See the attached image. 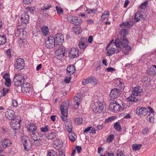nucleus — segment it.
<instances>
[{
    "label": "nucleus",
    "mask_w": 156,
    "mask_h": 156,
    "mask_svg": "<svg viewBox=\"0 0 156 156\" xmlns=\"http://www.w3.org/2000/svg\"><path fill=\"white\" fill-rule=\"evenodd\" d=\"M69 137L71 142H74L76 140L77 136L74 132H71L69 133Z\"/></svg>",
    "instance_id": "nucleus-31"
},
{
    "label": "nucleus",
    "mask_w": 156,
    "mask_h": 156,
    "mask_svg": "<svg viewBox=\"0 0 156 156\" xmlns=\"http://www.w3.org/2000/svg\"><path fill=\"white\" fill-rule=\"evenodd\" d=\"M62 140L57 139L55 140L53 142V145L55 148L58 149L61 147L62 144Z\"/></svg>",
    "instance_id": "nucleus-22"
},
{
    "label": "nucleus",
    "mask_w": 156,
    "mask_h": 156,
    "mask_svg": "<svg viewBox=\"0 0 156 156\" xmlns=\"http://www.w3.org/2000/svg\"><path fill=\"white\" fill-rule=\"evenodd\" d=\"M56 9L58 14L59 15L63 14V10L60 7L56 6Z\"/></svg>",
    "instance_id": "nucleus-52"
},
{
    "label": "nucleus",
    "mask_w": 156,
    "mask_h": 156,
    "mask_svg": "<svg viewBox=\"0 0 156 156\" xmlns=\"http://www.w3.org/2000/svg\"><path fill=\"white\" fill-rule=\"evenodd\" d=\"M148 109L149 111H148V113H149V114L148 115L147 117H148L149 115H150V114H152L153 115V116H154V115L156 114V113L155 112L153 108L151 107H148Z\"/></svg>",
    "instance_id": "nucleus-54"
},
{
    "label": "nucleus",
    "mask_w": 156,
    "mask_h": 156,
    "mask_svg": "<svg viewBox=\"0 0 156 156\" xmlns=\"http://www.w3.org/2000/svg\"><path fill=\"white\" fill-rule=\"evenodd\" d=\"M147 73L149 75L152 76L155 73V71L153 68H151L147 70Z\"/></svg>",
    "instance_id": "nucleus-49"
},
{
    "label": "nucleus",
    "mask_w": 156,
    "mask_h": 156,
    "mask_svg": "<svg viewBox=\"0 0 156 156\" xmlns=\"http://www.w3.org/2000/svg\"><path fill=\"white\" fill-rule=\"evenodd\" d=\"M94 105L92 106L93 111L95 113H100L103 112V116H107V113L104 112V106L103 104L99 101H97L94 103Z\"/></svg>",
    "instance_id": "nucleus-1"
},
{
    "label": "nucleus",
    "mask_w": 156,
    "mask_h": 156,
    "mask_svg": "<svg viewBox=\"0 0 156 156\" xmlns=\"http://www.w3.org/2000/svg\"><path fill=\"white\" fill-rule=\"evenodd\" d=\"M15 88L17 92H22L23 90V85L22 83L18 85H15Z\"/></svg>",
    "instance_id": "nucleus-42"
},
{
    "label": "nucleus",
    "mask_w": 156,
    "mask_h": 156,
    "mask_svg": "<svg viewBox=\"0 0 156 156\" xmlns=\"http://www.w3.org/2000/svg\"><path fill=\"white\" fill-rule=\"evenodd\" d=\"M25 79L23 76L17 74L14 77L13 81L15 85H18L21 83H23L25 82Z\"/></svg>",
    "instance_id": "nucleus-9"
},
{
    "label": "nucleus",
    "mask_w": 156,
    "mask_h": 156,
    "mask_svg": "<svg viewBox=\"0 0 156 156\" xmlns=\"http://www.w3.org/2000/svg\"><path fill=\"white\" fill-rule=\"evenodd\" d=\"M136 113L142 116H145L148 113V111L145 108L139 107L136 110Z\"/></svg>",
    "instance_id": "nucleus-16"
},
{
    "label": "nucleus",
    "mask_w": 156,
    "mask_h": 156,
    "mask_svg": "<svg viewBox=\"0 0 156 156\" xmlns=\"http://www.w3.org/2000/svg\"><path fill=\"white\" fill-rule=\"evenodd\" d=\"M148 4V1H146L140 5V7L141 9H144L145 8Z\"/></svg>",
    "instance_id": "nucleus-60"
},
{
    "label": "nucleus",
    "mask_w": 156,
    "mask_h": 156,
    "mask_svg": "<svg viewBox=\"0 0 156 156\" xmlns=\"http://www.w3.org/2000/svg\"><path fill=\"white\" fill-rule=\"evenodd\" d=\"M53 37H48L47 40H46L45 44V46L48 48H53L54 47H56V45L54 44Z\"/></svg>",
    "instance_id": "nucleus-12"
},
{
    "label": "nucleus",
    "mask_w": 156,
    "mask_h": 156,
    "mask_svg": "<svg viewBox=\"0 0 156 156\" xmlns=\"http://www.w3.org/2000/svg\"><path fill=\"white\" fill-rule=\"evenodd\" d=\"M48 125H45L44 126L41 127L40 128L41 131L42 132H47L48 131L49 128Z\"/></svg>",
    "instance_id": "nucleus-51"
},
{
    "label": "nucleus",
    "mask_w": 156,
    "mask_h": 156,
    "mask_svg": "<svg viewBox=\"0 0 156 156\" xmlns=\"http://www.w3.org/2000/svg\"><path fill=\"white\" fill-rule=\"evenodd\" d=\"M53 41L55 45L57 46L62 45L64 42V38L63 35L61 33H58L56 34L53 37Z\"/></svg>",
    "instance_id": "nucleus-6"
},
{
    "label": "nucleus",
    "mask_w": 156,
    "mask_h": 156,
    "mask_svg": "<svg viewBox=\"0 0 156 156\" xmlns=\"http://www.w3.org/2000/svg\"><path fill=\"white\" fill-rule=\"evenodd\" d=\"M149 131L148 128L147 127H146L143 129L141 133L143 135H145L147 133H148Z\"/></svg>",
    "instance_id": "nucleus-57"
},
{
    "label": "nucleus",
    "mask_w": 156,
    "mask_h": 156,
    "mask_svg": "<svg viewBox=\"0 0 156 156\" xmlns=\"http://www.w3.org/2000/svg\"><path fill=\"white\" fill-rule=\"evenodd\" d=\"M75 66L73 65L69 66L66 69L67 74L69 75H71L74 73L75 71Z\"/></svg>",
    "instance_id": "nucleus-21"
},
{
    "label": "nucleus",
    "mask_w": 156,
    "mask_h": 156,
    "mask_svg": "<svg viewBox=\"0 0 156 156\" xmlns=\"http://www.w3.org/2000/svg\"><path fill=\"white\" fill-rule=\"evenodd\" d=\"M11 85V80L10 79L5 80V85L7 87H9Z\"/></svg>",
    "instance_id": "nucleus-59"
},
{
    "label": "nucleus",
    "mask_w": 156,
    "mask_h": 156,
    "mask_svg": "<svg viewBox=\"0 0 156 156\" xmlns=\"http://www.w3.org/2000/svg\"><path fill=\"white\" fill-rule=\"evenodd\" d=\"M41 31L43 35L46 36L49 32L48 28L47 27L44 26L41 27Z\"/></svg>",
    "instance_id": "nucleus-33"
},
{
    "label": "nucleus",
    "mask_w": 156,
    "mask_h": 156,
    "mask_svg": "<svg viewBox=\"0 0 156 156\" xmlns=\"http://www.w3.org/2000/svg\"><path fill=\"white\" fill-rule=\"evenodd\" d=\"M120 92L117 88H114L111 90L110 96L113 99L117 98L120 95Z\"/></svg>",
    "instance_id": "nucleus-15"
},
{
    "label": "nucleus",
    "mask_w": 156,
    "mask_h": 156,
    "mask_svg": "<svg viewBox=\"0 0 156 156\" xmlns=\"http://www.w3.org/2000/svg\"><path fill=\"white\" fill-rule=\"evenodd\" d=\"M69 107V102L68 101H66L62 103L60 107L62 117L67 116Z\"/></svg>",
    "instance_id": "nucleus-3"
},
{
    "label": "nucleus",
    "mask_w": 156,
    "mask_h": 156,
    "mask_svg": "<svg viewBox=\"0 0 156 156\" xmlns=\"http://www.w3.org/2000/svg\"><path fill=\"white\" fill-rule=\"evenodd\" d=\"M62 119L65 122V124L66 126V128L69 133L72 132V123L69 121V120L67 119V118H62Z\"/></svg>",
    "instance_id": "nucleus-17"
},
{
    "label": "nucleus",
    "mask_w": 156,
    "mask_h": 156,
    "mask_svg": "<svg viewBox=\"0 0 156 156\" xmlns=\"http://www.w3.org/2000/svg\"><path fill=\"white\" fill-rule=\"evenodd\" d=\"M114 136L113 134H111L107 137L106 141L108 143H111L114 139Z\"/></svg>",
    "instance_id": "nucleus-46"
},
{
    "label": "nucleus",
    "mask_w": 156,
    "mask_h": 156,
    "mask_svg": "<svg viewBox=\"0 0 156 156\" xmlns=\"http://www.w3.org/2000/svg\"><path fill=\"white\" fill-rule=\"evenodd\" d=\"M6 41V37L5 35L0 36V45L4 44Z\"/></svg>",
    "instance_id": "nucleus-39"
},
{
    "label": "nucleus",
    "mask_w": 156,
    "mask_h": 156,
    "mask_svg": "<svg viewBox=\"0 0 156 156\" xmlns=\"http://www.w3.org/2000/svg\"><path fill=\"white\" fill-rule=\"evenodd\" d=\"M119 101V103L121 104V105H122V106L121 105V109H122V110H123L127 106V105L126 103V101Z\"/></svg>",
    "instance_id": "nucleus-53"
},
{
    "label": "nucleus",
    "mask_w": 156,
    "mask_h": 156,
    "mask_svg": "<svg viewBox=\"0 0 156 156\" xmlns=\"http://www.w3.org/2000/svg\"><path fill=\"white\" fill-rule=\"evenodd\" d=\"M6 52L7 57L8 58H10L11 57V52L10 49H9L7 50Z\"/></svg>",
    "instance_id": "nucleus-62"
},
{
    "label": "nucleus",
    "mask_w": 156,
    "mask_h": 156,
    "mask_svg": "<svg viewBox=\"0 0 156 156\" xmlns=\"http://www.w3.org/2000/svg\"><path fill=\"white\" fill-rule=\"evenodd\" d=\"M114 128L118 131L121 130V128L120 124L119 122H116L114 125Z\"/></svg>",
    "instance_id": "nucleus-45"
},
{
    "label": "nucleus",
    "mask_w": 156,
    "mask_h": 156,
    "mask_svg": "<svg viewBox=\"0 0 156 156\" xmlns=\"http://www.w3.org/2000/svg\"><path fill=\"white\" fill-rule=\"evenodd\" d=\"M131 49V46L127 45L126 46H123L122 50L123 53L126 55L129 53Z\"/></svg>",
    "instance_id": "nucleus-32"
},
{
    "label": "nucleus",
    "mask_w": 156,
    "mask_h": 156,
    "mask_svg": "<svg viewBox=\"0 0 156 156\" xmlns=\"http://www.w3.org/2000/svg\"><path fill=\"white\" fill-rule=\"evenodd\" d=\"M73 31L76 34H80L82 32V30L81 29L80 26L73 27Z\"/></svg>",
    "instance_id": "nucleus-40"
},
{
    "label": "nucleus",
    "mask_w": 156,
    "mask_h": 156,
    "mask_svg": "<svg viewBox=\"0 0 156 156\" xmlns=\"http://www.w3.org/2000/svg\"><path fill=\"white\" fill-rule=\"evenodd\" d=\"M141 146V145L140 144H134L132 146V148L133 150H138L140 148Z\"/></svg>",
    "instance_id": "nucleus-55"
},
{
    "label": "nucleus",
    "mask_w": 156,
    "mask_h": 156,
    "mask_svg": "<svg viewBox=\"0 0 156 156\" xmlns=\"http://www.w3.org/2000/svg\"><path fill=\"white\" fill-rule=\"evenodd\" d=\"M23 32H25V31H23V29L17 30L15 32L16 35L20 37L21 39H24V36H23Z\"/></svg>",
    "instance_id": "nucleus-29"
},
{
    "label": "nucleus",
    "mask_w": 156,
    "mask_h": 156,
    "mask_svg": "<svg viewBox=\"0 0 156 156\" xmlns=\"http://www.w3.org/2000/svg\"><path fill=\"white\" fill-rule=\"evenodd\" d=\"M31 137L34 140H40L39 133L37 132H32Z\"/></svg>",
    "instance_id": "nucleus-30"
},
{
    "label": "nucleus",
    "mask_w": 156,
    "mask_h": 156,
    "mask_svg": "<svg viewBox=\"0 0 156 156\" xmlns=\"http://www.w3.org/2000/svg\"><path fill=\"white\" fill-rule=\"evenodd\" d=\"M56 136V133H54L52 132L50 133H48L46 137L48 139H52L54 138Z\"/></svg>",
    "instance_id": "nucleus-47"
},
{
    "label": "nucleus",
    "mask_w": 156,
    "mask_h": 156,
    "mask_svg": "<svg viewBox=\"0 0 156 156\" xmlns=\"http://www.w3.org/2000/svg\"><path fill=\"white\" fill-rule=\"evenodd\" d=\"M109 15V12L108 11H105L102 15L101 19L102 20H103L105 19L108 18Z\"/></svg>",
    "instance_id": "nucleus-44"
},
{
    "label": "nucleus",
    "mask_w": 156,
    "mask_h": 156,
    "mask_svg": "<svg viewBox=\"0 0 156 156\" xmlns=\"http://www.w3.org/2000/svg\"><path fill=\"white\" fill-rule=\"evenodd\" d=\"M87 39L84 37L80 38L78 44V46L81 50H84L87 46Z\"/></svg>",
    "instance_id": "nucleus-18"
},
{
    "label": "nucleus",
    "mask_w": 156,
    "mask_h": 156,
    "mask_svg": "<svg viewBox=\"0 0 156 156\" xmlns=\"http://www.w3.org/2000/svg\"><path fill=\"white\" fill-rule=\"evenodd\" d=\"M11 120V126L12 129L14 130L19 129L21 122L20 118H12Z\"/></svg>",
    "instance_id": "nucleus-5"
},
{
    "label": "nucleus",
    "mask_w": 156,
    "mask_h": 156,
    "mask_svg": "<svg viewBox=\"0 0 156 156\" xmlns=\"http://www.w3.org/2000/svg\"><path fill=\"white\" fill-rule=\"evenodd\" d=\"M143 90L140 87H135L133 89V91L132 92V94L135 95L137 96L139 95V94L142 92Z\"/></svg>",
    "instance_id": "nucleus-27"
},
{
    "label": "nucleus",
    "mask_w": 156,
    "mask_h": 156,
    "mask_svg": "<svg viewBox=\"0 0 156 156\" xmlns=\"http://www.w3.org/2000/svg\"><path fill=\"white\" fill-rule=\"evenodd\" d=\"M9 89L3 88L2 89V91L3 93V95L5 96L7 93L9 91Z\"/></svg>",
    "instance_id": "nucleus-64"
},
{
    "label": "nucleus",
    "mask_w": 156,
    "mask_h": 156,
    "mask_svg": "<svg viewBox=\"0 0 156 156\" xmlns=\"http://www.w3.org/2000/svg\"><path fill=\"white\" fill-rule=\"evenodd\" d=\"M25 63L24 60L20 58L17 59L14 64L15 68L18 70H21L24 67Z\"/></svg>",
    "instance_id": "nucleus-7"
},
{
    "label": "nucleus",
    "mask_w": 156,
    "mask_h": 156,
    "mask_svg": "<svg viewBox=\"0 0 156 156\" xmlns=\"http://www.w3.org/2000/svg\"><path fill=\"white\" fill-rule=\"evenodd\" d=\"M143 15H142L140 12H137L134 16V21L137 22L139 20H142L143 19Z\"/></svg>",
    "instance_id": "nucleus-25"
},
{
    "label": "nucleus",
    "mask_w": 156,
    "mask_h": 156,
    "mask_svg": "<svg viewBox=\"0 0 156 156\" xmlns=\"http://www.w3.org/2000/svg\"><path fill=\"white\" fill-rule=\"evenodd\" d=\"M26 9L27 12H28L29 15V14H34L36 10L35 8L34 7H27L26 8Z\"/></svg>",
    "instance_id": "nucleus-34"
},
{
    "label": "nucleus",
    "mask_w": 156,
    "mask_h": 156,
    "mask_svg": "<svg viewBox=\"0 0 156 156\" xmlns=\"http://www.w3.org/2000/svg\"><path fill=\"white\" fill-rule=\"evenodd\" d=\"M119 38H117L114 42V44L117 47V50L115 51L116 53H118L122 51V48L120 46V45L119 43Z\"/></svg>",
    "instance_id": "nucleus-26"
},
{
    "label": "nucleus",
    "mask_w": 156,
    "mask_h": 156,
    "mask_svg": "<svg viewBox=\"0 0 156 156\" xmlns=\"http://www.w3.org/2000/svg\"><path fill=\"white\" fill-rule=\"evenodd\" d=\"M3 78L5 80H8L10 78V76L9 73H6L3 76Z\"/></svg>",
    "instance_id": "nucleus-63"
},
{
    "label": "nucleus",
    "mask_w": 156,
    "mask_h": 156,
    "mask_svg": "<svg viewBox=\"0 0 156 156\" xmlns=\"http://www.w3.org/2000/svg\"><path fill=\"white\" fill-rule=\"evenodd\" d=\"M119 44L122 47L126 46L129 44V41L126 37L121 36V38L119 39Z\"/></svg>",
    "instance_id": "nucleus-20"
},
{
    "label": "nucleus",
    "mask_w": 156,
    "mask_h": 156,
    "mask_svg": "<svg viewBox=\"0 0 156 156\" xmlns=\"http://www.w3.org/2000/svg\"><path fill=\"white\" fill-rule=\"evenodd\" d=\"M97 11L96 9H88L86 11V12L87 14H91L92 13H95Z\"/></svg>",
    "instance_id": "nucleus-50"
},
{
    "label": "nucleus",
    "mask_w": 156,
    "mask_h": 156,
    "mask_svg": "<svg viewBox=\"0 0 156 156\" xmlns=\"http://www.w3.org/2000/svg\"><path fill=\"white\" fill-rule=\"evenodd\" d=\"M79 49L78 48H72L69 51V56L71 58H76L79 55Z\"/></svg>",
    "instance_id": "nucleus-14"
},
{
    "label": "nucleus",
    "mask_w": 156,
    "mask_h": 156,
    "mask_svg": "<svg viewBox=\"0 0 156 156\" xmlns=\"http://www.w3.org/2000/svg\"><path fill=\"white\" fill-rule=\"evenodd\" d=\"M12 144V142L7 138H4L1 141V145L2 147L4 148L10 147Z\"/></svg>",
    "instance_id": "nucleus-19"
},
{
    "label": "nucleus",
    "mask_w": 156,
    "mask_h": 156,
    "mask_svg": "<svg viewBox=\"0 0 156 156\" xmlns=\"http://www.w3.org/2000/svg\"><path fill=\"white\" fill-rule=\"evenodd\" d=\"M40 34V30L38 28L35 29L33 32V34L35 37L37 36Z\"/></svg>",
    "instance_id": "nucleus-56"
},
{
    "label": "nucleus",
    "mask_w": 156,
    "mask_h": 156,
    "mask_svg": "<svg viewBox=\"0 0 156 156\" xmlns=\"http://www.w3.org/2000/svg\"><path fill=\"white\" fill-rule=\"evenodd\" d=\"M29 15L28 12H24L21 15L20 20L21 22V25L27 24L29 23Z\"/></svg>",
    "instance_id": "nucleus-13"
},
{
    "label": "nucleus",
    "mask_w": 156,
    "mask_h": 156,
    "mask_svg": "<svg viewBox=\"0 0 156 156\" xmlns=\"http://www.w3.org/2000/svg\"><path fill=\"white\" fill-rule=\"evenodd\" d=\"M21 141L25 150L28 151L32 148L31 142L28 137L26 136H22Z\"/></svg>",
    "instance_id": "nucleus-4"
},
{
    "label": "nucleus",
    "mask_w": 156,
    "mask_h": 156,
    "mask_svg": "<svg viewBox=\"0 0 156 156\" xmlns=\"http://www.w3.org/2000/svg\"><path fill=\"white\" fill-rule=\"evenodd\" d=\"M128 32L126 28H124L123 27V29L121 30L119 32V34L121 36H124L126 37V36L128 34Z\"/></svg>",
    "instance_id": "nucleus-36"
},
{
    "label": "nucleus",
    "mask_w": 156,
    "mask_h": 156,
    "mask_svg": "<svg viewBox=\"0 0 156 156\" xmlns=\"http://www.w3.org/2000/svg\"><path fill=\"white\" fill-rule=\"evenodd\" d=\"M136 96L133 94H131L130 96L127 98V100L129 102H135L139 100V99Z\"/></svg>",
    "instance_id": "nucleus-24"
},
{
    "label": "nucleus",
    "mask_w": 156,
    "mask_h": 156,
    "mask_svg": "<svg viewBox=\"0 0 156 156\" xmlns=\"http://www.w3.org/2000/svg\"><path fill=\"white\" fill-rule=\"evenodd\" d=\"M6 114L8 115L9 117H14V115L15 113L14 111L10 109L6 112Z\"/></svg>",
    "instance_id": "nucleus-48"
},
{
    "label": "nucleus",
    "mask_w": 156,
    "mask_h": 156,
    "mask_svg": "<svg viewBox=\"0 0 156 156\" xmlns=\"http://www.w3.org/2000/svg\"><path fill=\"white\" fill-rule=\"evenodd\" d=\"M58 48H56L55 54L57 56H61V57L64 56L66 51V48L62 45L57 46Z\"/></svg>",
    "instance_id": "nucleus-11"
},
{
    "label": "nucleus",
    "mask_w": 156,
    "mask_h": 156,
    "mask_svg": "<svg viewBox=\"0 0 156 156\" xmlns=\"http://www.w3.org/2000/svg\"><path fill=\"white\" fill-rule=\"evenodd\" d=\"M28 130L31 132H35L37 129V127L34 123H28L27 125Z\"/></svg>",
    "instance_id": "nucleus-23"
},
{
    "label": "nucleus",
    "mask_w": 156,
    "mask_h": 156,
    "mask_svg": "<svg viewBox=\"0 0 156 156\" xmlns=\"http://www.w3.org/2000/svg\"><path fill=\"white\" fill-rule=\"evenodd\" d=\"M74 121L76 124L79 125L83 122V119L82 118H75Z\"/></svg>",
    "instance_id": "nucleus-43"
},
{
    "label": "nucleus",
    "mask_w": 156,
    "mask_h": 156,
    "mask_svg": "<svg viewBox=\"0 0 156 156\" xmlns=\"http://www.w3.org/2000/svg\"><path fill=\"white\" fill-rule=\"evenodd\" d=\"M117 85L118 89H119L120 91H122L125 88V86L124 83L119 81L117 83Z\"/></svg>",
    "instance_id": "nucleus-35"
},
{
    "label": "nucleus",
    "mask_w": 156,
    "mask_h": 156,
    "mask_svg": "<svg viewBox=\"0 0 156 156\" xmlns=\"http://www.w3.org/2000/svg\"><path fill=\"white\" fill-rule=\"evenodd\" d=\"M88 83H89L88 78L85 79H83L82 81V84L84 85H85Z\"/></svg>",
    "instance_id": "nucleus-61"
},
{
    "label": "nucleus",
    "mask_w": 156,
    "mask_h": 156,
    "mask_svg": "<svg viewBox=\"0 0 156 156\" xmlns=\"http://www.w3.org/2000/svg\"><path fill=\"white\" fill-rule=\"evenodd\" d=\"M67 20L71 23L76 25H78L82 23L81 19L75 16H70L67 17Z\"/></svg>",
    "instance_id": "nucleus-8"
},
{
    "label": "nucleus",
    "mask_w": 156,
    "mask_h": 156,
    "mask_svg": "<svg viewBox=\"0 0 156 156\" xmlns=\"http://www.w3.org/2000/svg\"><path fill=\"white\" fill-rule=\"evenodd\" d=\"M116 51V49L113 48H112L109 49L107 52V55L108 56H111Z\"/></svg>",
    "instance_id": "nucleus-38"
},
{
    "label": "nucleus",
    "mask_w": 156,
    "mask_h": 156,
    "mask_svg": "<svg viewBox=\"0 0 156 156\" xmlns=\"http://www.w3.org/2000/svg\"><path fill=\"white\" fill-rule=\"evenodd\" d=\"M108 109L114 112H116L121 109V104L119 103V100H114L109 105Z\"/></svg>",
    "instance_id": "nucleus-2"
},
{
    "label": "nucleus",
    "mask_w": 156,
    "mask_h": 156,
    "mask_svg": "<svg viewBox=\"0 0 156 156\" xmlns=\"http://www.w3.org/2000/svg\"><path fill=\"white\" fill-rule=\"evenodd\" d=\"M74 101H73V103H74V106L75 107V108H76L79 106L80 98L78 97H75V98H74Z\"/></svg>",
    "instance_id": "nucleus-37"
},
{
    "label": "nucleus",
    "mask_w": 156,
    "mask_h": 156,
    "mask_svg": "<svg viewBox=\"0 0 156 156\" xmlns=\"http://www.w3.org/2000/svg\"><path fill=\"white\" fill-rule=\"evenodd\" d=\"M52 7V5L50 4H45L43 6H42L41 8V9L43 11V13H45V14L49 16L48 13H47L46 10L49 9L50 8H51Z\"/></svg>",
    "instance_id": "nucleus-28"
},
{
    "label": "nucleus",
    "mask_w": 156,
    "mask_h": 156,
    "mask_svg": "<svg viewBox=\"0 0 156 156\" xmlns=\"http://www.w3.org/2000/svg\"><path fill=\"white\" fill-rule=\"evenodd\" d=\"M22 92L28 95L32 93V90L30 83L24 82L22 83Z\"/></svg>",
    "instance_id": "nucleus-10"
},
{
    "label": "nucleus",
    "mask_w": 156,
    "mask_h": 156,
    "mask_svg": "<svg viewBox=\"0 0 156 156\" xmlns=\"http://www.w3.org/2000/svg\"><path fill=\"white\" fill-rule=\"evenodd\" d=\"M89 82L94 84H97L98 82V80L95 77H88Z\"/></svg>",
    "instance_id": "nucleus-41"
},
{
    "label": "nucleus",
    "mask_w": 156,
    "mask_h": 156,
    "mask_svg": "<svg viewBox=\"0 0 156 156\" xmlns=\"http://www.w3.org/2000/svg\"><path fill=\"white\" fill-rule=\"evenodd\" d=\"M119 117H130L129 114V113L123 112L120 114L119 115Z\"/></svg>",
    "instance_id": "nucleus-58"
}]
</instances>
